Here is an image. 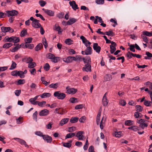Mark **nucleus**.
Returning <instances> with one entry per match:
<instances>
[{
    "instance_id": "0eeeda50",
    "label": "nucleus",
    "mask_w": 152,
    "mask_h": 152,
    "mask_svg": "<svg viewBox=\"0 0 152 152\" xmlns=\"http://www.w3.org/2000/svg\"><path fill=\"white\" fill-rule=\"evenodd\" d=\"M93 48L97 53H99L101 50V48L100 46H98L97 43H94Z\"/></svg>"
},
{
    "instance_id": "a19ab883",
    "label": "nucleus",
    "mask_w": 152,
    "mask_h": 152,
    "mask_svg": "<svg viewBox=\"0 0 152 152\" xmlns=\"http://www.w3.org/2000/svg\"><path fill=\"white\" fill-rule=\"evenodd\" d=\"M46 13L49 16H53L54 14V12L51 10H48Z\"/></svg>"
},
{
    "instance_id": "cd10ccee",
    "label": "nucleus",
    "mask_w": 152,
    "mask_h": 152,
    "mask_svg": "<svg viewBox=\"0 0 152 152\" xmlns=\"http://www.w3.org/2000/svg\"><path fill=\"white\" fill-rule=\"evenodd\" d=\"M20 41V39L19 37H16L13 36L12 38V42L14 43V45H15V44L17 43Z\"/></svg>"
},
{
    "instance_id": "c85d7f7f",
    "label": "nucleus",
    "mask_w": 152,
    "mask_h": 152,
    "mask_svg": "<svg viewBox=\"0 0 152 152\" xmlns=\"http://www.w3.org/2000/svg\"><path fill=\"white\" fill-rule=\"evenodd\" d=\"M26 48H28L29 49H32L34 47V45L32 44H26L25 45Z\"/></svg>"
},
{
    "instance_id": "4c0bfd02",
    "label": "nucleus",
    "mask_w": 152,
    "mask_h": 152,
    "mask_svg": "<svg viewBox=\"0 0 152 152\" xmlns=\"http://www.w3.org/2000/svg\"><path fill=\"white\" fill-rule=\"evenodd\" d=\"M16 64L15 62L12 61V64L9 69L10 70H13L15 69L16 67Z\"/></svg>"
},
{
    "instance_id": "bb28decb",
    "label": "nucleus",
    "mask_w": 152,
    "mask_h": 152,
    "mask_svg": "<svg viewBox=\"0 0 152 152\" xmlns=\"http://www.w3.org/2000/svg\"><path fill=\"white\" fill-rule=\"evenodd\" d=\"M73 41L70 39H65V43L68 45H71L73 44Z\"/></svg>"
},
{
    "instance_id": "5fc2aeb1",
    "label": "nucleus",
    "mask_w": 152,
    "mask_h": 152,
    "mask_svg": "<svg viewBox=\"0 0 152 152\" xmlns=\"http://www.w3.org/2000/svg\"><path fill=\"white\" fill-rule=\"evenodd\" d=\"M39 3L42 7L44 6L46 4V2L45 1L42 0L39 1Z\"/></svg>"
},
{
    "instance_id": "6e6d98bb",
    "label": "nucleus",
    "mask_w": 152,
    "mask_h": 152,
    "mask_svg": "<svg viewBox=\"0 0 152 152\" xmlns=\"http://www.w3.org/2000/svg\"><path fill=\"white\" fill-rule=\"evenodd\" d=\"M50 68V66L48 63H46L45 65L44 66V69L46 71H48Z\"/></svg>"
},
{
    "instance_id": "680f3d73",
    "label": "nucleus",
    "mask_w": 152,
    "mask_h": 152,
    "mask_svg": "<svg viewBox=\"0 0 152 152\" xmlns=\"http://www.w3.org/2000/svg\"><path fill=\"white\" fill-rule=\"evenodd\" d=\"M25 82V80L23 79L19 80L17 82L18 85L23 84Z\"/></svg>"
},
{
    "instance_id": "473e14b6",
    "label": "nucleus",
    "mask_w": 152,
    "mask_h": 152,
    "mask_svg": "<svg viewBox=\"0 0 152 152\" xmlns=\"http://www.w3.org/2000/svg\"><path fill=\"white\" fill-rule=\"evenodd\" d=\"M12 45V44L10 43H8L4 44L3 47L4 48H8L11 47Z\"/></svg>"
},
{
    "instance_id": "f3484780",
    "label": "nucleus",
    "mask_w": 152,
    "mask_h": 152,
    "mask_svg": "<svg viewBox=\"0 0 152 152\" xmlns=\"http://www.w3.org/2000/svg\"><path fill=\"white\" fill-rule=\"evenodd\" d=\"M69 118H66L63 119L61 121L59 124V125L60 126H62L64 124L67 123L68 121H69Z\"/></svg>"
},
{
    "instance_id": "8fccbe9b",
    "label": "nucleus",
    "mask_w": 152,
    "mask_h": 152,
    "mask_svg": "<svg viewBox=\"0 0 152 152\" xmlns=\"http://www.w3.org/2000/svg\"><path fill=\"white\" fill-rule=\"evenodd\" d=\"M104 0H96L95 2L98 4H103L104 3Z\"/></svg>"
},
{
    "instance_id": "4be33fe9",
    "label": "nucleus",
    "mask_w": 152,
    "mask_h": 152,
    "mask_svg": "<svg viewBox=\"0 0 152 152\" xmlns=\"http://www.w3.org/2000/svg\"><path fill=\"white\" fill-rule=\"evenodd\" d=\"M79 120V118L77 117H72L70 120V122L72 123H75L77 122Z\"/></svg>"
},
{
    "instance_id": "72a5a7b5",
    "label": "nucleus",
    "mask_w": 152,
    "mask_h": 152,
    "mask_svg": "<svg viewBox=\"0 0 152 152\" xmlns=\"http://www.w3.org/2000/svg\"><path fill=\"white\" fill-rule=\"evenodd\" d=\"M36 65L35 62H31L28 64V67L29 68H33L35 67Z\"/></svg>"
},
{
    "instance_id": "ea45409f",
    "label": "nucleus",
    "mask_w": 152,
    "mask_h": 152,
    "mask_svg": "<svg viewBox=\"0 0 152 152\" xmlns=\"http://www.w3.org/2000/svg\"><path fill=\"white\" fill-rule=\"evenodd\" d=\"M38 114V112L37 111H36L33 114V118L34 120L36 122L37 121V115Z\"/></svg>"
},
{
    "instance_id": "6e6552de",
    "label": "nucleus",
    "mask_w": 152,
    "mask_h": 152,
    "mask_svg": "<svg viewBox=\"0 0 152 152\" xmlns=\"http://www.w3.org/2000/svg\"><path fill=\"white\" fill-rule=\"evenodd\" d=\"M69 4L74 10H76L77 9H78L79 8L78 7L77 5L76 4V2L74 1H70Z\"/></svg>"
},
{
    "instance_id": "c9c22d12",
    "label": "nucleus",
    "mask_w": 152,
    "mask_h": 152,
    "mask_svg": "<svg viewBox=\"0 0 152 152\" xmlns=\"http://www.w3.org/2000/svg\"><path fill=\"white\" fill-rule=\"evenodd\" d=\"M29 102L32 104L36 105L37 104L38 101H36L33 98L30 99L29 100Z\"/></svg>"
},
{
    "instance_id": "338daca9",
    "label": "nucleus",
    "mask_w": 152,
    "mask_h": 152,
    "mask_svg": "<svg viewBox=\"0 0 152 152\" xmlns=\"http://www.w3.org/2000/svg\"><path fill=\"white\" fill-rule=\"evenodd\" d=\"M148 126V125L146 123H143L140 124L139 126L141 127L142 129H144L145 127H147Z\"/></svg>"
},
{
    "instance_id": "a211bd4d",
    "label": "nucleus",
    "mask_w": 152,
    "mask_h": 152,
    "mask_svg": "<svg viewBox=\"0 0 152 152\" xmlns=\"http://www.w3.org/2000/svg\"><path fill=\"white\" fill-rule=\"evenodd\" d=\"M116 46V43L115 45H110V52L111 54L114 53L116 50V48L115 47Z\"/></svg>"
},
{
    "instance_id": "864d4df0",
    "label": "nucleus",
    "mask_w": 152,
    "mask_h": 152,
    "mask_svg": "<svg viewBox=\"0 0 152 152\" xmlns=\"http://www.w3.org/2000/svg\"><path fill=\"white\" fill-rule=\"evenodd\" d=\"M129 46L130 47L129 49L131 51L133 52H135V50L134 49L135 46L134 45H129Z\"/></svg>"
},
{
    "instance_id": "37998d69",
    "label": "nucleus",
    "mask_w": 152,
    "mask_h": 152,
    "mask_svg": "<svg viewBox=\"0 0 152 152\" xmlns=\"http://www.w3.org/2000/svg\"><path fill=\"white\" fill-rule=\"evenodd\" d=\"M133 121L131 120H127L125 121V125L128 126H130L133 125Z\"/></svg>"
},
{
    "instance_id": "39448f33",
    "label": "nucleus",
    "mask_w": 152,
    "mask_h": 152,
    "mask_svg": "<svg viewBox=\"0 0 152 152\" xmlns=\"http://www.w3.org/2000/svg\"><path fill=\"white\" fill-rule=\"evenodd\" d=\"M82 70L83 71L90 72L91 71V66L90 64H86L83 68Z\"/></svg>"
},
{
    "instance_id": "412c9836",
    "label": "nucleus",
    "mask_w": 152,
    "mask_h": 152,
    "mask_svg": "<svg viewBox=\"0 0 152 152\" xmlns=\"http://www.w3.org/2000/svg\"><path fill=\"white\" fill-rule=\"evenodd\" d=\"M12 38L13 36L9 37L8 36H6L5 38L3 40V41L4 42H11L12 41Z\"/></svg>"
},
{
    "instance_id": "e2e57ef3",
    "label": "nucleus",
    "mask_w": 152,
    "mask_h": 152,
    "mask_svg": "<svg viewBox=\"0 0 152 152\" xmlns=\"http://www.w3.org/2000/svg\"><path fill=\"white\" fill-rule=\"evenodd\" d=\"M42 43L43 44V45L45 48H46L48 46V44L47 42L46 41V40L45 38H43L42 39Z\"/></svg>"
},
{
    "instance_id": "a878e982",
    "label": "nucleus",
    "mask_w": 152,
    "mask_h": 152,
    "mask_svg": "<svg viewBox=\"0 0 152 152\" xmlns=\"http://www.w3.org/2000/svg\"><path fill=\"white\" fill-rule=\"evenodd\" d=\"M112 79V75L110 74L107 75L104 77V80L105 81H110Z\"/></svg>"
},
{
    "instance_id": "423d86ee",
    "label": "nucleus",
    "mask_w": 152,
    "mask_h": 152,
    "mask_svg": "<svg viewBox=\"0 0 152 152\" xmlns=\"http://www.w3.org/2000/svg\"><path fill=\"white\" fill-rule=\"evenodd\" d=\"M69 87H66V89L67 90L66 93L69 94H75L77 91V90L76 89L71 88H68Z\"/></svg>"
},
{
    "instance_id": "b1692460",
    "label": "nucleus",
    "mask_w": 152,
    "mask_h": 152,
    "mask_svg": "<svg viewBox=\"0 0 152 152\" xmlns=\"http://www.w3.org/2000/svg\"><path fill=\"white\" fill-rule=\"evenodd\" d=\"M43 47V45L42 43H40L37 45L35 48V50L38 51L41 49Z\"/></svg>"
},
{
    "instance_id": "09e8293b",
    "label": "nucleus",
    "mask_w": 152,
    "mask_h": 152,
    "mask_svg": "<svg viewBox=\"0 0 152 152\" xmlns=\"http://www.w3.org/2000/svg\"><path fill=\"white\" fill-rule=\"evenodd\" d=\"M25 59L26 61V62L27 63H29L31 62H32L33 60L32 58H31L30 57H26L25 58Z\"/></svg>"
},
{
    "instance_id": "4468645a",
    "label": "nucleus",
    "mask_w": 152,
    "mask_h": 152,
    "mask_svg": "<svg viewBox=\"0 0 152 152\" xmlns=\"http://www.w3.org/2000/svg\"><path fill=\"white\" fill-rule=\"evenodd\" d=\"M77 19L74 18H72L69 19V20L66 22V25H71L76 22Z\"/></svg>"
},
{
    "instance_id": "f257e3e1",
    "label": "nucleus",
    "mask_w": 152,
    "mask_h": 152,
    "mask_svg": "<svg viewBox=\"0 0 152 152\" xmlns=\"http://www.w3.org/2000/svg\"><path fill=\"white\" fill-rule=\"evenodd\" d=\"M46 57L47 58L50 59L51 61L54 63L57 62V57L55 56L52 53H47L46 56Z\"/></svg>"
},
{
    "instance_id": "de8ad7c7",
    "label": "nucleus",
    "mask_w": 152,
    "mask_h": 152,
    "mask_svg": "<svg viewBox=\"0 0 152 152\" xmlns=\"http://www.w3.org/2000/svg\"><path fill=\"white\" fill-rule=\"evenodd\" d=\"M144 85H148L149 87V88L151 90H152V83L149 81H148L144 83Z\"/></svg>"
},
{
    "instance_id": "3c124183",
    "label": "nucleus",
    "mask_w": 152,
    "mask_h": 152,
    "mask_svg": "<svg viewBox=\"0 0 152 152\" xmlns=\"http://www.w3.org/2000/svg\"><path fill=\"white\" fill-rule=\"evenodd\" d=\"M1 30L4 32H8V27L2 26L1 28Z\"/></svg>"
},
{
    "instance_id": "603ef678",
    "label": "nucleus",
    "mask_w": 152,
    "mask_h": 152,
    "mask_svg": "<svg viewBox=\"0 0 152 152\" xmlns=\"http://www.w3.org/2000/svg\"><path fill=\"white\" fill-rule=\"evenodd\" d=\"M75 58L74 61H82V58L81 56H80L77 55L76 56L74 57Z\"/></svg>"
},
{
    "instance_id": "7c9ffc66",
    "label": "nucleus",
    "mask_w": 152,
    "mask_h": 152,
    "mask_svg": "<svg viewBox=\"0 0 152 152\" xmlns=\"http://www.w3.org/2000/svg\"><path fill=\"white\" fill-rule=\"evenodd\" d=\"M27 34V30L24 28L21 32L20 36L21 37H24Z\"/></svg>"
},
{
    "instance_id": "69168bd1",
    "label": "nucleus",
    "mask_w": 152,
    "mask_h": 152,
    "mask_svg": "<svg viewBox=\"0 0 152 152\" xmlns=\"http://www.w3.org/2000/svg\"><path fill=\"white\" fill-rule=\"evenodd\" d=\"M115 136L116 137H120L121 136V132H115L114 133Z\"/></svg>"
},
{
    "instance_id": "4d7b16f0",
    "label": "nucleus",
    "mask_w": 152,
    "mask_h": 152,
    "mask_svg": "<svg viewBox=\"0 0 152 152\" xmlns=\"http://www.w3.org/2000/svg\"><path fill=\"white\" fill-rule=\"evenodd\" d=\"M102 102L103 103V105L104 106H106L107 105L108 101L107 99H102Z\"/></svg>"
},
{
    "instance_id": "c756f323",
    "label": "nucleus",
    "mask_w": 152,
    "mask_h": 152,
    "mask_svg": "<svg viewBox=\"0 0 152 152\" xmlns=\"http://www.w3.org/2000/svg\"><path fill=\"white\" fill-rule=\"evenodd\" d=\"M46 103V102L45 101L42 102H39L38 101L37 104L39 106L42 107L45 105Z\"/></svg>"
},
{
    "instance_id": "f8f14e48",
    "label": "nucleus",
    "mask_w": 152,
    "mask_h": 152,
    "mask_svg": "<svg viewBox=\"0 0 152 152\" xmlns=\"http://www.w3.org/2000/svg\"><path fill=\"white\" fill-rule=\"evenodd\" d=\"M65 94L61 93L60 91H58V99L63 100L66 97Z\"/></svg>"
},
{
    "instance_id": "f03ea898",
    "label": "nucleus",
    "mask_w": 152,
    "mask_h": 152,
    "mask_svg": "<svg viewBox=\"0 0 152 152\" xmlns=\"http://www.w3.org/2000/svg\"><path fill=\"white\" fill-rule=\"evenodd\" d=\"M6 12L8 17L17 15L18 13V11L15 10H12L11 11H6Z\"/></svg>"
},
{
    "instance_id": "dca6fc26",
    "label": "nucleus",
    "mask_w": 152,
    "mask_h": 152,
    "mask_svg": "<svg viewBox=\"0 0 152 152\" xmlns=\"http://www.w3.org/2000/svg\"><path fill=\"white\" fill-rule=\"evenodd\" d=\"M85 55H91L92 53V50L91 47L88 46L85 50Z\"/></svg>"
},
{
    "instance_id": "79ce46f5",
    "label": "nucleus",
    "mask_w": 152,
    "mask_h": 152,
    "mask_svg": "<svg viewBox=\"0 0 152 152\" xmlns=\"http://www.w3.org/2000/svg\"><path fill=\"white\" fill-rule=\"evenodd\" d=\"M18 76H20L21 78H23L25 77L23 72L21 71H18Z\"/></svg>"
},
{
    "instance_id": "e433bc0d",
    "label": "nucleus",
    "mask_w": 152,
    "mask_h": 152,
    "mask_svg": "<svg viewBox=\"0 0 152 152\" xmlns=\"http://www.w3.org/2000/svg\"><path fill=\"white\" fill-rule=\"evenodd\" d=\"M20 48V46L19 44H18L16 46L13 48L11 51L12 52H14L17 51L18 49Z\"/></svg>"
},
{
    "instance_id": "9b49d317",
    "label": "nucleus",
    "mask_w": 152,
    "mask_h": 152,
    "mask_svg": "<svg viewBox=\"0 0 152 152\" xmlns=\"http://www.w3.org/2000/svg\"><path fill=\"white\" fill-rule=\"evenodd\" d=\"M49 111L47 109H44L41 110L39 113L40 116H46L48 114Z\"/></svg>"
},
{
    "instance_id": "58836bf2",
    "label": "nucleus",
    "mask_w": 152,
    "mask_h": 152,
    "mask_svg": "<svg viewBox=\"0 0 152 152\" xmlns=\"http://www.w3.org/2000/svg\"><path fill=\"white\" fill-rule=\"evenodd\" d=\"M142 33L146 36L151 37L152 36V31L149 32L147 31H144L142 32Z\"/></svg>"
},
{
    "instance_id": "5701e85b",
    "label": "nucleus",
    "mask_w": 152,
    "mask_h": 152,
    "mask_svg": "<svg viewBox=\"0 0 152 152\" xmlns=\"http://www.w3.org/2000/svg\"><path fill=\"white\" fill-rule=\"evenodd\" d=\"M135 107L136 109V111L138 112L142 111L143 109V107L141 106L140 105H136Z\"/></svg>"
},
{
    "instance_id": "7ed1b4c3",
    "label": "nucleus",
    "mask_w": 152,
    "mask_h": 152,
    "mask_svg": "<svg viewBox=\"0 0 152 152\" xmlns=\"http://www.w3.org/2000/svg\"><path fill=\"white\" fill-rule=\"evenodd\" d=\"M31 25L33 27L36 28H39L41 26L39 23V21L37 19L32 22Z\"/></svg>"
},
{
    "instance_id": "6ab92c4d",
    "label": "nucleus",
    "mask_w": 152,
    "mask_h": 152,
    "mask_svg": "<svg viewBox=\"0 0 152 152\" xmlns=\"http://www.w3.org/2000/svg\"><path fill=\"white\" fill-rule=\"evenodd\" d=\"M72 142V140H70L68 142H64L63 143V145L64 146L69 148H70L71 145V143Z\"/></svg>"
},
{
    "instance_id": "20e7f679",
    "label": "nucleus",
    "mask_w": 152,
    "mask_h": 152,
    "mask_svg": "<svg viewBox=\"0 0 152 152\" xmlns=\"http://www.w3.org/2000/svg\"><path fill=\"white\" fill-rule=\"evenodd\" d=\"M84 133L83 131H79L77 133L75 136L78 138V140H83L84 139H85L86 138L85 136L83 135V134H84Z\"/></svg>"
},
{
    "instance_id": "2eb2a0df",
    "label": "nucleus",
    "mask_w": 152,
    "mask_h": 152,
    "mask_svg": "<svg viewBox=\"0 0 152 152\" xmlns=\"http://www.w3.org/2000/svg\"><path fill=\"white\" fill-rule=\"evenodd\" d=\"M82 60L85 63L90 64L91 59L89 56H86L85 58H83Z\"/></svg>"
},
{
    "instance_id": "393cba45",
    "label": "nucleus",
    "mask_w": 152,
    "mask_h": 152,
    "mask_svg": "<svg viewBox=\"0 0 152 152\" xmlns=\"http://www.w3.org/2000/svg\"><path fill=\"white\" fill-rule=\"evenodd\" d=\"M105 33V34L111 37L114 36L115 35V34L114 32L111 30H109V31H106Z\"/></svg>"
},
{
    "instance_id": "a18cd8bd",
    "label": "nucleus",
    "mask_w": 152,
    "mask_h": 152,
    "mask_svg": "<svg viewBox=\"0 0 152 152\" xmlns=\"http://www.w3.org/2000/svg\"><path fill=\"white\" fill-rule=\"evenodd\" d=\"M152 102L151 101L145 100L144 102V104L146 106H151Z\"/></svg>"
},
{
    "instance_id": "052dcab7",
    "label": "nucleus",
    "mask_w": 152,
    "mask_h": 152,
    "mask_svg": "<svg viewBox=\"0 0 152 152\" xmlns=\"http://www.w3.org/2000/svg\"><path fill=\"white\" fill-rule=\"evenodd\" d=\"M127 57L129 59H130L132 58V57H133V53L130 52V51H128L127 53Z\"/></svg>"
},
{
    "instance_id": "ddd939ff",
    "label": "nucleus",
    "mask_w": 152,
    "mask_h": 152,
    "mask_svg": "<svg viewBox=\"0 0 152 152\" xmlns=\"http://www.w3.org/2000/svg\"><path fill=\"white\" fill-rule=\"evenodd\" d=\"M43 139L47 142H50L52 141V138L50 136L47 135H44L42 136Z\"/></svg>"
},
{
    "instance_id": "bf43d9fd",
    "label": "nucleus",
    "mask_w": 152,
    "mask_h": 152,
    "mask_svg": "<svg viewBox=\"0 0 152 152\" xmlns=\"http://www.w3.org/2000/svg\"><path fill=\"white\" fill-rule=\"evenodd\" d=\"M49 87L50 88H57V83L51 84L49 86Z\"/></svg>"
},
{
    "instance_id": "f704fd0d",
    "label": "nucleus",
    "mask_w": 152,
    "mask_h": 152,
    "mask_svg": "<svg viewBox=\"0 0 152 152\" xmlns=\"http://www.w3.org/2000/svg\"><path fill=\"white\" fill-rule=\"evenodd\" d=\"M75 136V134L74 133H69L66 134L65 138V139H66L67 138H71Z\"/></svg>"
},
{
    "instance_id": "49530a36",
    "label": "nucleus",
    "mask_w": 152,
    "mask_h": 152,
    "mask_svg": "<svg viewBox=\"0 0 152 152\" xmlns=\"http://www.w3.org/2000/svg\"><path fill=\"white\" fill-rule=\"evenodd\" d=\"M69 101L71 103H75L77 102V99L75 97H72L69 99Z\"/></svg>"
},
{
    "instance_id": "c03bdc74",
    "label": "nucleus",
    "mask_w": 152,
    "mask_h": 152,
    "mask_svg": "<svg viewBox=\"0 0 152 152\" xmlns=\"http://www.w3.org/2000/svg\"><path fill=\"white\" fill-rule=\"evenodd\" d=\"M141 37L143 39L144 41H145L146 43L148 42V40L147 37H146V36L145 34H144L143 33L141 35Z\"/></svg>"
},
{
    "instance_id": "1a4fd4ad",
    "label": "nucleus",
    "mask_w": 152,
    "mask_h": 152,
    "mask_svg": "<svg viewBox=\"0 0 152 152\" xmlns=\"http://www.w3.org/2000/svg\"><path fill=\"white\" fill-rule=\"evenodd\" d=\"M75 58L74 56H69L66 58H64L63 59V60L64 61L67 63H69L72 62L73 61L75 60Z\"/></svg>"
},
{
    "instance_id": "13d9d810",
    "label": "nucleus",
    "mask_w": 152,
    "mask_h": 152,
    "mask_svg": "<svg viewBox=\"0 0 152 152\" xmlns=\"http://www.w3.org/2000/svg\"><path fill=\"white\" fill-rule=\"evenodd\" d=\"M80 38L82 39L83 43L84 44H85L86 43L88 42V41L83 36H81L80 37Z\"/></svg>"
},
{
    "instance_id": "774afa93",
    "label": "nucleus",
    "mask_w": 152,
    "mask_h": 152,
    "mask_svg": "<svg viewBox=\"0 0 152 152\" xmlns=\"http://www.w3.org/2000/svg\"><path fill=\"white\" fill-rule=\"evenodd\" d=\"M88 152H95L94 151V147L93 146H91L88 148Z\"/></svg>"
},
{
    "instance_id": "9d476101",
    "label": "nucleus",
    "mask_w": 152,
    "mask_h": 152,
    "mask_svg": "<svg viewBox=\"0 0 152 152\" xmlns=\"http://www.w3.org/2000/svg\"><path fill=\"white\" fill-rule=\"evenodd\" d=\"M13 139L16 140L21 145H25L26 147H28V145L26 144V142L23 140L18 138H14Z\"/></svg>"
},
{
    "instance_id": "2f4dec72",
    "label": "nucleus",
    "mask_w": 152,
    "mask_h": 152,
    "mask_svg": "<svg viewBox=\"0 0 152 152\" xmlns=\"http://www.w3.org/2000/svg\"><path fill=\"white\" fill-rule=\"evenodd\" d=\"M33 39L31 37H28L25 39V41L26 44L30 43L32 42Z\"/></svg>"
},
{
    "instance_id": "0e129e2a",
    "label": "nucleus",
    "mask_w": 152,
    "mask_h": 152,
    "mask_svg": "<svg viewBox=\"0 0 152 152\" xmlns=\"http://www.w3.org/2000/svg\"><path fill=\"white\" fill-rule=\"evenodd\" d=\"M146 120L142 119H140V120H137V122L141 124H142L144 123V122H145Z\"/></svg>"
},
{
    "instance_id": "aec40b11",
    "label": "nucleus",
    "mask_w": 152,
    "mask_h": 152,
    "mask_svg": "<svg viewBox=\"0 0 152 152\" xmlns=\"http://www.w3.org/2000/svg\"><path fill=\"white\" fill-rule=\"evenodd\" d=\"M40 96L42 98H44L50 97L51 96V94L48 93H44Z\"/></svg>"
}]
</instances>
